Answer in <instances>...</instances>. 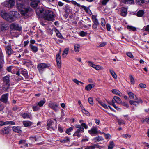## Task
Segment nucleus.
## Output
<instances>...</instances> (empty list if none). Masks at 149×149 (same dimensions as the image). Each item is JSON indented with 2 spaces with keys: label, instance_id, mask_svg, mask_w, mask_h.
<instances>
[{
  "label": "nucleus",
  "instance_id": "obj_62",
  "mask_svg": "<svg viewBox=\"0 0 149 149\" xmlns=\"http://www.w3.org/2000/svg\"><path fill=\"white\" fill-rule=\"evenodd\" d=\"M127 56L131 58H132L134 57V56L131 52H128L126 54Z\"/></svg>",
  "mask_w": 149,
  "mask_h": 149
},
{
  "label": "nucleus",
  "instance_id": "obj_41",
  "mask_svg": "<svg viewBox=\"0 0 149 149\" xmlns=\"http://www.w3.org/2000/svg\"><path fill=\"white\" fill-rule=\"evenodd\" d=\"M130 82L132 84H134L135 83L134 78L132 75H130L129 76Z\"/></svg>",
  "mask_w": 149,
  "mask_h": 149
},
{
  "label": "nucleus",
  "instance_id": "obj_6",
  "mask_svg": "<svg viewBox=\"0 0 149 149\" xmlns=\"http://www.w3.org/2000/svg\"><path fill=\"white\" fill-rule=\"evenodd\" d=\"M15 0H6L4 3L5 6L8 8H12L15 5Z\"/></svg>",
  "mask_w": 149,
  "mask_h": 149
},
{
  "label": "nucleus",
  "instance_id": "obj_50",
  "mask_svg": "<svg viewBox=\"0 0 149 149\" xmlns=\"http://www.w3.org/2000/svg\"><path fill=\"white\" fill-rule=\"evenodd\" d=\"M88 101L90 104L91 105H93V99L91 97H90L88 99Z\"/></svg>",
  "mask_w": 149,
  "mask_h": 149
},
{
  "label": "nucleus",
  "instance_id": "obj_54",
  "mask_svg": "<svg viewBox=\"0 0 149 149\" xmlns=\"http://www.w3.org/2000/svg\"><path fill=\"white\" fill-rule=\"evenodd\" d=\"M139 86L140 88H144L146 87V85L143 83H141L139 84Z\"/></svg>",
  "mask_w": 149,
  "mask_h": 149
},
{
  "label": "nucleus",
  "instance_id": "obj_52",
  "mask_svg": "<svg viewBox=\"0 0 149 149\" xmlns=\"http://www.w3.org/2000/svg\"><path fill=\"white\" fill-rule=\"evenodd\" d=\"M101 24L102 25V26H105L106 22H105V21L103 18H101Z\"/></svg>",
  "mask_w": 149,
  "mask_h": 149
},
{
  "label": "nucleus",
  "instance_id": "obj_57",
  "mask_svg": "<svg viewBox=\"0 0 149 149\" xmlns=\"http://www.w3.org/2000/svg\"><path fill=\"white\" fill-rule=\"evenodd\" d=\"M118 123L119 125H121L122 124H125V123L123 120L122 119H118Z\"/></svg>",
  "mask_w": 149,
  "mask_h": 149
},
{
  "label": "nucleus",
  "instance_id": "obj_22",
  "mask_svg": "<svg viewBox=\"0 0 149 149\" xmlns=\"http://www.w3.org/2000/svg\"><path fill=\"white\" fill-rule=\"evenodd\" d=\"M44 10L42 8H38L36 10V14L38 15H40Z\"/></svg>",
  "mask_w": 149,
  "mask_h": 149
},
{
  "label": "nucleus",
  "instance_id": "obj_30",
  "mask_svg": "<svg viewBox=\"0 0 149 149\" xmlns=\"http://www.w3.org/2000/svg\"><path fill=\"white\" fill-rule=\"evenodd\" d=\"M137 3L139 5H140L141 3H148L149 0H136Z\"/></svg>",
  "mask_w": 149,
  "mask_h": 149
},
{
  "label": "nucleus",
  "instance_id": "obj_44",
  "mask_svg": "<svg viewBox=\"0 0 149 149\" xmlns=\"http://www.w3.org/2000/svg\"><path fill=\"white\" fill-rule=\"evenodd\" d=\"M70 142V140L69 138L68 137H66L62 140L61 141V142L63 143H67Z\"/></svg>",
  "mask_w": 149,
  "mask_h": 149
},
{
  "label": "nucleus",
  "instance_id": "obj_1",
  "mask_svg": "<svg viewBox=\"0 0 149 149\" xmlns=\"http://www.w3.org/2000/svg\"><path fill=\"white\" fill-rule=\"evenodd\" d=\"M32 11V9L28 6L26 0H23L21 3H19V12L22 15L28 16Z\"/></svg>",
  "mask_w": 149,
  "mask_h": 149
},
{
  "label": "nucleus",
  "instance_id": "obj_48",
  "mask_svg": "<svg viewBox=\"0 0 149 149\" xmlns=\"http://www.w3.org/2000/svg\"><path fill=\"white\" fill-rule=\"evenodd\" d=\"M45 103V101L44 100H42L40 101L38 104H37L39 106V107H42L43 104Z\"/></svg>",
  "mask_w": 149,
  "mask_h": 149
},
{
  "label": "nucleus",
  "instance_id": "obj_64",
  "mask_svg": "<svg viewBox=\"0 0 149 149\" xmlns=\"http://www.w3.org/2000/svg\"><path fill=\"white\" fill-rule=\"evenodd\" d=\"M137 101H135L136 102V104H137L138 105L139 103H141L143 102V101L141 98H139V99H137Z\"/></svg>",
  "mask_w": 149,
  "mask_h": 149
},
{
  "label": "nucleus",
  "instance_id": "obj_43",
  "mask_svg": "<svg viewBox=\"0 0 149 149\" xmlns=\"http://www.w3.org/2000/svg\"><path fill=\"white\" fill-rule=\"evenodd\" d=\"M114 146V143L112 141H111L110 144L108 146V149H113Z\"/></svg>",
  "mask_w": 149,
  "mask_h": 149
},
{
  "label": "nucleus",
  "instance_id": "obj_23",
  "mask_svg": "<svg viewBox=\"0 0 149 149\" xmlns=\"http://www.w3.org/2000/svg\"><path fill=\"white\" fill-rule=\"evenodd\" d=\"M122 2L125 4H133L134 0H121Z\"/></svg>",
  "mask_w": 149,
  "mask_h": 149
},
{
  "label": "nucleus",
  "instance_id": "obj_63",
  "mask_svg": "<svg viewBox=\"0 0 149 149\" xmlns=\"http://www.w3.org/2000/svg\"><path fill=\"white\" fill-rule=\"evenodd\" d=\"M120 104H121L123 106L125 107L126 108H127L129 107V105L127 103L125 102H121V103Z\"/></svg>",
  "mask_w": 149,
  "mask_h": 149
},
{
  "label": "nucleus",
  "instance_id": "obj_40",
  "mask_svg": "<svg viewBox=\"0 0 149 149\" xmlns=\"http://www.w3.org/2000/svg\"><path fill=\"white\" fill-rule=\"evenodd\" d=\"M12 130L14 132L19 133V126H13L12 127Z\"/></svg>",
  "mask_w": 149,
  "mask_h": 149
},
{
  "label": "nucleus",
  "instance_id": "obj_51",
  "mask_svg": "<svg viewBox=\"0 0 149 149\" xmlns=\"http://www.w3.org/2000/svg\"><path fill=\"white\" fill-rule=\"evenodd\" d=\"M129 102L131 105H134L136 106H137L138 105V104H136V102L135 101L130 100L129 101Z\"/></svg>",
  "mask_w": 149,
  "mask_h": 149
},
{
  "label": "nucleus",
  "instance_id": "obj_16",
  "mask_svg": "<svg viewBox=\"0 0 149 149\" xmlns=\"http://www.w3.org/2000/svg\"><path fill=\"white\" fill-rule=\"evenodd\" d=\"M32 1L31 3V6L33 8H35L37 7L39 2L36 0H31Z\"/></svg>",
  "mask_w": 149,
  "mask_h": 149
},
{
  "label": "nucleus",
  "instance_id": "obj_39",
  "mask_svg": "<svg viewBox=\"0 0 149 149\" xmlns=\"http://www.w3.org/2000/svg\"><path fill=\"white\" fill-rule=\"evenodd\" d=\"M15 125V122L13 121H6L4 122V125Z\"/></svg>",
  "mask_w": 149,
  "mask_h": 149
},
{
  "label": "nucleus",
  "instance_id": "obj_12",
  "mask_svg": "<svg viewBox=\"0 0 149 149\" xmlns=\"http://www.w3.org/2000/svg\"><path fill=\"white\" fill-rule=\"evenodd\" d=\"M71 2H72V3L73 4L77 5V6L79 7H81L84 9L86 12H88L89 10L88 8H87V7L83 5H81L80 4L77 3L75 1H71Z\"/></svg>",
  "mask_w": 149,
  "mask_h": 149
},
{
  "label": "nucleus",
  "instance_id": "obj_46",
  "mask_svg": "<svg viewBox=\"0 0 149 149\" xmlns=\"http://www.w3.org/2000/svg\"><path fill=\"white\" fill-rule=\"evenodd\" d=\"M22 116L24 118H30L31 117V116H30L27 113H24L22 114Z\"/></svg>",
  "mask_w": 149,
  "mask_h": 149
},
{
  "label": "nucleus",
  "instance_id": "obj_7",
  "mask_svg": "<svg viewBox=\"0 0 149 149\" xmlns=\"http://www.w3.org/2000/svg\"><path fill=\"white\" fill-rule=\"evenodd\" d=\"M47 126V129L50 130L51 129L54 130L56 127V125L54 124V121L52 120H50L49 121Z\"/></svg>",
  "mask_w": 149,
  "mask_h": 149
},
{
  "label": "nucleus",
  "instance_id": "obj_5",
  "mask_svg": "<svg viewBox=\"0 0 149 149\" xmlns=\"http://www.w3.org/2000/svg\"><path fill=\"white\" fill-rule=\"evenodd\" d=\"M49 66V65H47L45 63H41L38 65L37 68L39 72H40L42 73L44 70V69L48 68Z\"/></svg>",
  "mask_w": 149,
  "mask_h": 149
},
{
  "label": "nucleus",
  "instance_id": "obj_45",
  "mask_svg": "<svg viewBox=\"0 0 149 149\" xmlns=\"http://www.w3.org/2000/svg\"><path fill=\"white\" fill-rule=\"evenodd\" d=\"M127 28L130 30H132L133 31H135L136 30V28L132 26H127Z\"/></svg>",
  "mask_w": 149,
  "mask_h": 149
},
{
  "label": "nucleus",
  "instance_id": "obj_19",
  "mask_svg": "<svg viewBox=\"0 0 149 149\" xmlns=\"http://www.w3.org/2000/svg\"><path fill=\"white\" fill-rule=\"evenodd\" d=\"M64 9L65 12L67 13H69L71 11V8L70 6L67 4L64 6Z\"/></svg>",
  "mask_w": 149,
  "mask_h": 149
},
{
  "label": "nucleus",
  "instance_id": "obj_20",
  "mask_svg": "<svg viewBox=\"0 0 149 149\" xmlns=\"http://www.w3.org/2000/svg\"><path fill=\"white\" fill-rule=\"evenodd\" d=\"M6 53L8 54V55H11L13 53V50L11 48V47L10 46H8L6 47Z\"/></svg>",
  "mask_w": 149,
  "mask_h": 149
},
{
  "label": "nucleus",
  "instance_id": "obj_18",
  "mask_svg": "<svg viewBox=\"0 0 149 149\" xmlns=\"http://www.w3.org/2000/svg\"><path fill=\"white\" fill-rule=\"evenodd\" d=\"M127 13V9L125 7H122L121 9V15L122 16L125 17Z\"/></svg>",
  "mask_w": 149,
  "mask_h": 149
},
{
  "label": "nucleus",
  "instance_id": "obj_53",
  "mask_svg": "<svg viewBox=\"0 0 149 149\" xmlns=\"http://www.w3.org/2000/svg\"><path fill=\"white\" fill-rule=\"evenodd\" d=\"M73 130L72 127H70L66 131V132L69 135H70V133Z\"/></svg>",
  "mask_w": 149,
  "mask_h": 149
},
{
  "label": "nucleus",
  "instance_id": "obj_15",
  "mask_svg": "<svg viewBox=\"0 0 149 149\" xmlns=\"http://www.w3.org/2000/svg\"><path fill=\"white\" fill-rule=\"evenodd\" d=\"M21 63L23 65H25L27 67H29L32 65V62L28 60H23L22 61Z\"/></svg>",
  "mask_w": 149,
  "mask_h": 149
},
{
  "label": "nucleus",
  "instance_id": "obj_31",
  "mask_svg": "<svg viewBox=\"0 0 149 149\" xmlns=\"http://www.w3.org/2000/svg\"><path fill=\"white\" fill-rule=\"evenodd\" d=\"M32 109L34 111H36L40 109V107L37 103H36L33 106Z\"/></svg>",
  "mask_w": 149,
  "mask_h": 149
},
{
  "label": "nucleus",
  "instance_id": "obj_26",
  "mask_svg": "<svg viewBox=\"0 0 149 149\" xmlns=\"http://www.w3.org/2000/svg\"><path fill=\"white\" fill-rule=\"evenodd\" d=\"M10 27L11 29L15 30H19V25L17 24L13 23L12 24L10 25Z\"/></svg>",
  "mask_w": 149,
  "mask_h": 149
},
{
  "label": "nucleus",
  "instance_id": "obj_33",
  "mask_svg": "<svg viewBox=\"0 0 149 149\" xmlns=\"http://www.w3.org/2000/svg\"><path fill=\"white\" fill-rule=\"evenodd\" d=\"M112 92L114 94L121 96L120 92L117 89H113L112 90Z\"/></svg>",
  "mask_w": 149,
  "mask_h": 149
},
{
  "label": "nucleus",
  "instance_id": "obj_14",
  "mask_svg": "<svg viewBox=\"0 0 149 149\" xmlns=\"http://www.w3.org/2000/svg\"><path fill=\"white\" fill-rule=\"evenodd\" d=\"M84 131V129H78L76 131L74 134L73 136H77L79 137H80L81 136V134H80V133H81L82 132Z\"/></svg>",
  "mask_w": 149,
  "mask_h": 149
},
{
  "label": "nucleus",
  "instance_id": "obj_10",
  "mask_svg": "<svg viewBox=\"0 0 149 149\" xmlns=\"http://www.w3.org/2000/svg\"><path fill=\"white\" fill-rule=\"evenodd\" d=\"M11 127L8 126L4 128L3 129L1 130V133L4 134L9 133L11 131Z\"/></svg>",
  "mask_w": 149,
  "mask_h": 149
},
{
  "label": "nucleus",
  "instance_id": "obj_9",
  "mask_svg": "<svg viewBox=\"0 0 149 149\" xmlns=\"http://www.w3.org/2000/svg\"><path fill=\"white\" fill-rule=\"evenodd\" d=\"M48 106L54 111H57L59 105L56 103H51L49 104Z\"/></svg>",
  "mask_w": 149,
  "mask_h": 149
},
{
  "label": "nucleus",
  "instance_id": "obj_28",
  "mask_svg": "<svg viewBox=\"0 0 149 149\" xmlns=\"http://www.w3.org/2000/svg\"><path fill=\"white\" fill-rule=\"evenodd\" d=\"M23 123L25 127H28L31 125L32 123L30 121H23Z\"/></svg>",
  "mask_w": 149,
  "mask_h": 149
},
{
  "label": "nucleus",
  "instance_id": "obj_55",
  "mask_svg": "<svg viewBox=\"0 0 149 149\" xmlns=\"http://www.w3.org/2000/svg\"><path fill=\"white\" fill-rule=\"evenodd\" d=\"M103 134H104V136L105 138L106 139H110V135L109 134H105L104 133H103Z\"/></svg>",
  "mask_w": 149,
  "mask_h": 149
},
{
  "label": "nucleus",
  "instance_id": "obj_27",
  "mask_svg": "<svg viewBox=\"0 0 149 149\" xmlns=\"http://www.w3.org/2000/svg\"><path fill=\"white\" fill-rule=\"evenodd\" d=\"M30 47L33 52L36 53L38 51V47L33 45L31 44L30 45Z\"/></svg>",
  "mask_w": 149,
  "mask_h": 149
},
{
  "label": "nucleus",
  "instance_id": "obj_17",
  "mask_svg": "<svg viewBox=\"0 0 149 149\" xmlns=\"http://www.w3.org/2000/svg\"><path fill=\"white\" fill-rule=\"evenodd\" d=\"M128 94L131 99H133L135 100H137V97L133 93L129 92L128 93Z\"/></svg>",
  "mask_w": 149,
  "mask_h": 149
},
{
  "label": "nucleus",
  "instance_id": "obj_58",
  "mask_svg": "<svg viewBox=\"0 0 149 149\" xmlns=\"http://www.w3.org/2000/svg\"><path fill=\"white\" fill-rule=\"evenodd\" d=\"M72 81L75 83L77 84L78 85L79 84V83H80L81 84H83V83H82L80 81H79L78 80H77L76 79H74L72 80Z\"/></svg>",
  "mask_w": 149,
  "mask_h": 149
},
{
  "label": "nucleus",
  "instance_id": "obj_8",
  "mask_svg": "<svg viewBox=\"0 0 149 149\" xmlns=\"http://www.w3.org/2000/svg\"><path fill=\"white\" fill-rule=\"evenodd\" d=\"M88 63L89 66L93 67L97 70H99L102 68V67L98 65H95L93 64V62L90 61H88Z\"/></svg>",
  "mask_w": 149,
  "mask_h": 149
},
{
  "label": "nucleus",
  "instance_id": "obj_11",
  "mask_svg": "<svg viewBox=\"0 0 149 149\" xmlns=\"http://www.w3.org/2000/svg\"><path fill=\"white\" fill-rule=\"evenodd\" d=\"M57 64L58 67L59 68H60L61 67V60L60 54L59 53H58L56 55V58Z\"/></svg>",
  "mask_w": 149,
  "mask_h": 149
},
{
  "label": "nucleus",
  "instance_id": "obj_59",
  "mask_svg": "<svg viewBox=\"0 0 149 149\" xmlns=\"http://www.w3.org/2000/svg\"><path fill=\"white\" fill-rule=\"evenodd\" d=\"M30 140L31 142L36 141L37 139L35 137H31L30 138Z\"/></svg>",
  "mask_w": 149,
  "mask_h": 149
},
{
  "label": "nucleus",
  "instance_id": "obj_24",
  "mask_svg": "<svg viewBox=\"0 0 149 149\" xmlns=\"http://www.w3.org/2000/svg\"><path fill=\"white\" fill-rule=\"evenodd\" d=\"M74 51L76 52H78L79 50L80 45L78 44H74Z\"/></svg>",
  "mask_w": 149,
  "mask_h": 149
},
{
  "label": "nucleus",
  "instance_id": "obj_47",
  "mask_svg": "<svg viewBox=\"0 0 149 149\" xmlns=\"http://www.w3.org/2000/svg\"><path fill=\"white\" fill-rule=\"evenodd\" d=\"M91 149H94L95 148H99L100 146L98 144H94L91 146Z\"/></svg>",
  "mask_w": 149,
  "mask_h": 149
},
{
  "label": "nucleus",
  "instance_id": "obj_2",
  "mask_svg": "<svg viewBox=\"0 0 149 149\" xmlns=\"http://www.w3.org/2000/svg\"><path fill=\"white\" fill-rule=\"evenodd\" d=\"M53 12L51 10H45L43 15L45 19L48 21H53L54 20Z\"/></svg>",
  "mask_w": 149,
  "mask_h": 149
},
{
  "label": "nucleus",
  "instance_id": "obj_4",
  "mask_svg": "<svg viewBox=\"0 0 149 149\" xmlns=\"http://www.w3.org/2000/svg\"><path fill=\"white\" fill-rule=\"evenodd\" d=\"M28 77V74L25 70H22L19 73V80H23Z\"/></svg>",
  "mask_w": 149,
  "mask_h": 149
},
{
  "label": "nucleus",
  "instance_id": "obj_35",
  "mask_svg": "<svg viewBox=\"0 0 149 149\" xmlns=\"http://www.w3.org/2000/svg\"><path fill=\"white\" fill-rule=\"evenodd\" d=\"M3 82L6 83V84H8L9 83L10 80L8 76H6L3 78Z\"/></svg>",
  "mask_w": 149,
  "mask_h": 149
},
{
  "label": "nucleus",
  "instance_id": "obj_38",
  "mask_svg": "<svg viewBox=\"0 0 149 149\" xmlns=\"http://www.w3.org/2000/svg\"><path fill=\"white\" fill-rule=\"evenodd\" d=\"M144 13V12L142 10L139 11L137 13V16L139 17H142Z\"/></svg>",
  "mask_w": 149,
  "mask_h": 149
},
{
  "label": "nucleus",
  "instance_id": "obj_37",
  "mask_svg": "<svg viewBox=\"0 0 149 149\" xmlns=\"http://www.w3.org/2000/svg\"><path fill=\"white\" fill-rule=\"evenodd\" d=\"M93 85V84H90L86 86L85 88V90L87 91L91 90L92 88Z\"/></svg>",
  "mask_w": 149,
  "mask_h": 149
},
{
  "label": "nucleus",
  "instance_id": "obj_21",
  "mask_svg": "<svg viewBox=\"0 0 149 149\" xmlns=\"http://www.w3.org/2000/svg\"><path fill=\"white\" fill-rule=\"evenodd\" d=\"M97 129L95 128H92L88 131V132L91 135L97 134Z\"/></svg>",
  "mask_w": 149,
  "mask_h": 149
},
{
  "label": "nucleus",
  "instance_id": "obj_61",
  "mask_svg": "<svg viewBox=\"0 0 149 149\" xmlns=\"http://www.w3.org/2000/svg\"><path fill=\"white\" fill-rule=\"evenodd\" d=\"M56 35L58 36V37L59 38H61L62 37L61 34L59 33V31H58L57 29H56Z\"/></svg>",
  "mask_w": 149,
  "mask_h": 149
},
{
  "label": "nucleus",
  "instance_id": "obj_29",
  "mask_svg": "<svg viewBox=\"0 0 149 149\" xmlns=\"http://www.w3.org/2000/svg\"><path fill=\"white\" fill-rule=\"evenodd\" d=\"M103 138L101 136L96 137L93 139V140L96 142L102 141L103 140Z\"/></svg>",
  "mask_w": 149,
  "mask_h": 149
},
{
  "label": "nucleus",
  "instance_id": "obj_56",
  "mask_svg": "<svg viewBox=\"0 0 149 149\" xmlns=\"http://www.w3.org/2000/svg\"><path fill=\"white\" fill-rule=\"evenodd\" d=\"M92 19L93 22L97 21V19L96 18V16L93 15L92 16Z\"/></svg>",
  "mask_w": 149,
  "mask_h": 149
},
{
  "label": "nucleus",
  "instance_id": "obj_42",
  "mask_svg": "<svg viewBox=\"0 0 149 149\" xmlns=\"http://www.w3.org/2000/svg\"><path fill=\"white\" fill-rule=\"evenodd\" d=\"M98 103L103 107L105 108L106 109H108V107L104 103L100 101H98Z\"/></svg>",
  "mask_w": 149,
  "mask_h": 149
},
{
  "label": "nucleus",
  "instance_id": "obj_49",
  "mask_svg": "<svg viewBox=\"0 0 149 149\" xmlns=\"http://www.w3.org/2000/svg\"><path fill=\"white\" fill-rule=\"evenodd\" d=\"M87 35V33L84 31H82L80 33L79 35L82 36L83 37Z\"/></svg>",
  "mask_w": 149,
  "mask_h": 149
},
{
  "label": "nucleus",
  "instance_id": "obj_3",
  "mask_svg": "<svg viewBox=\"0 0 149 149\" xmlns=\"http://www.w3.org/2000/svg\"><path fill=\"white\" fill-rule=\"evenodd\" d=\"M1 16L4 19L11 22L13 21L14 20V17L10 16L5 11H2L0 13Z\"/></svg>",
  "mask_w": 149,
  "mask_h": 149
},
{
  "label": "nucleus",
  "instance_id": "obj_32",
  "mask_svg": "<svg viewBox=\"0 0 149 149\" xmlns=\"http://www.w3.org/2000/svg\"><path fill=\"white\" fill-rule=\"evenodd\" d=\"M68 48H66L65 49L62 54V56L63 57H65L66 56V55L68 53Z\"/></svg>",
  "mask_w": 149,
  "mask_h": 149
},
{
  "label": "nucleus",
  "instance_id": "obj_34",
  "mask_svg": "<svg viewBox=\"0 0 149 149\" xmlns=\"http://www.w3.org/2000/svg\"><path fill=\"white\" fill-rule=\"evenodd\" d=\"M115 99L116 102L119 104H120L121 103L122 101L121 99L119 97L116 96H114V99Z\"/></svg>",
  "mask_w": 149,
  "mask_h": 149
},
{
  "label": "nucleus",
  "instance_id": "obj_36",
  "mask_svg": "<svg viewBox=\"0 0 149 149\" xmlns=\"http://www.w3.org/2000/svg\"><path fill=\"white\" fill-rule=\"evenodd\" d=\"M109 71L110 73L112 75L113 77L115 79H116L117 77V76L114 71L111 70H110Z\"/></svg>",
  "mask_w": 149,
  "mask_h": 149
},
{
  "label": "nucleus",
  "instance_id": "obj_60",
  "mask_svg": "<svg viewBox=\"0 0 149 149\" xmlns=\"http://www.w3.org/2000/svg\"><path fill=\"white\" fill-rule=\"evenodd\" d=\"M123 137L126 139L130 138L131 136L129 134H124L123 135Z\"/></svg>",
  "mask_w": 149,
  "mask_h": 149
},
{
  "label": "nucleus",
  "instance_id": "obj_25",
  "mask_svg": "<svg viewBox=\"0 0 149 149\" xmlns=\"http://www.w3.org/2000/svg\"><path fill=\"white\" fill-rule=\"evenodd\" d=\"M7 96V94L3 95L1 97V101L3 102H6L8 100Z\"/></svg>",
  "mask_w": 149,
  "mask_h": 149
},
{
  "label": "nucleus",
  "instance_id": "obj_13",
  "mask_svg": "<svg viewBox=\"0 0 149 149\" xmlns=\"http://www.w3.org/2000/svg\"><path fill=\"white\" fill-rule=\"evenodd\" d=\"M76 128H78V129H84L83 127L85 129H87L88 128V126L84 123H82L81 125H75Z\"/></svg>",
  "mask_w": 149,
  "mask_h": 149
}]
</instances>
